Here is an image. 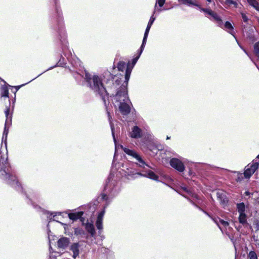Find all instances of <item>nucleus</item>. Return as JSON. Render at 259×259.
<instances>
[{
  "label": "nucleus",
  "mask_w": 259,
  "mask_h": 259,
  "mask_svg": "<svg viewBox=\"0 0 259 259\" xmlns=\"http://www.w3.org/2000/svg\"><path fill=\"white\" fill-rule=\"evenodd\" d=\"M85 79L90 85V88L96 93L99 94L106 104V98L107 97V92L103 87L100 78L97 75L92 76L89 73H85Z\"/></svg>",
  "instance_id": "obj_1"
},
{
  "label": "nucleus",
  "mask_w": 259,
  "mask_h": 259,
  "mask_svg": "<svg viewBox=\"0 0 259 259\" xmlns=\"http://www.w3.org/2000/svg\"><path fill=\"white\" fill-rule=\"evenodd\" d=\"M10 166V164L8 162V156H4L3 157L2 156L0 158V168L1 169H3L4 172L6 174V178L8 180L12 179L13 181H15L16 180V178L15 176H13L8 172L6 171V169H8V167Z\"/></svg>",
  "instance_id": "obj_2"
},
{
  "label": "nucleus",
  "mask_w": 259,
  "mask_h": 259,
  "mask_svg": "<svg viewBox=\"0 0 259 259\" xmlns=\"http://www.w3.org/2000/svg\"><path fill=\"white\" fill-rule=\"evenodd\" d=\"M114 100L116 102H118L119 103L121 102H127L128 99L124 86L121 87L120 90L117 91L115 96Z\"/></svg>",
  "instance_id": "obj_3"
},
{
  "label": "nucleus",
  "mask_w": 259,
  "mask_h": 259,
  "mask_svg": "<svg viewBox=\"0 0 259 259\" xmlns=\"http://www.w3.org/2000/svg\"><path fill=\"white\" fill-rule=\"evenodd\" d=\"M258 162L256 160L253 161L251 165L248 164L245 167L244 176L245 178H249L258 167Z\"/></svg>",
  "instance_id": "obj_4"
},
{
  "label": "nucleus",
  "mask_w": 259,
  "mask_h": 259,
  "mask_svg": "<svg viewBox=\"0 0 259 259\" xmlns=\"http://www.w3.org/2000/svg\"><path fill=\"white\" fill-rule=\"evenodd\" d=\"M154 20H155V18L153 17V16H152L150 18V20H149V21L148 22V24L147 25V28H146L145 32L144 38H143V39L142 44V45L141 46V51H140V55L142 53V52H143V49L144 48V47H145V44L146 43L147 38V37H148V35L150 29V28L151 27V25H152L153 22L154 21Z\"/></svg>",
  "instance_id": "obj_5"
},
{
  "label": "nucleus",
  "mask_w": 259,
  "mask_h": 259,
  "mask_svg": "<svg viewBox=\"0 0 259 259\" xmlns=\"http://www.w3.org/2000/svg\"><path fill=\"white\" fill-rule=\"evenodd\" d=\"M123 150L125 153L135 158L139 162L138 164L140 166L144 167V166L146 165L145 162L143 161L141 156L136 152L126 148H123Z\"/></svg>",
  "instance_id": "obj_6"
},
{
  "label": "nucleus",
  "mask_w": 259,
  "mask_h": 259,
  "mask_svg": "<svg viewBox=\"0 0 259 259\" xmlns=\"http://www.w3.org/2000/svg\"><path fill=\"white\" fill-rule=\"evenodd\" d=\"M170 164L173 168L180 172H183L185 169L184 164L177 158H172L170 161Z\"/></svg>",
  "instance_id": "obj_7"
},
{
  "label": "nucleus",
  "mask_w": 259,
  "mask_h": 259,
  "mask_svg": "<svg viewBox=\"0 0 259 259\" xmlns=\"http://www.w3.org/2000/svg\"><path fill=\"white\" fill-rule=\"evenodd\" d=\"M69 243V239L67 237H63L58 240L57 242V246L58 248L65 249L68 246Z\"/></svg>",
  "instance_id": "obj_8"
},
{
  "label": "nucleus",
  "mask_w": 259,
  "mask_h": 259,
  "mask_svg": "<svg viewBox=\"0 0 259 259\" xmlns=\"http://www.w3.org/2000/svg\"><path fill=\"white\" fill-rule=\"evenodd\" d=\"M119 110L123 115H127L130 112V108L127 102H121L119 106Z\"/></svg>",
  "instance_id": "obj_9"
},
{
  "label": "nucleus",
  "mask_w": 259,
  "mask_h": 259,
  "mask_svg": "<svg viewBox=\"0 0 259 259\" xmlns=\"http://www.w3.org/2000/svg\"><path fill=\"white\" fill-rule=\"evenodd\" d=\"M105 213L104 210H102L99 214L96 221V225L98 229L102 230L103 229L102 222L103 218Z\"/></svg>",
  "instance_id": "obj_10"
},
{
  "label": "nucleus",
  "mask_w": 259,
  "mask_h": 259,
  "mask_svg": "<svg viewBox=\"0 0 259 259\" xmlns=\"http://www.w3.org/2000/svg\"><path fill=\"white\" fill-rule=\"evenodd\" d=\"M130 134L132 138H139L141 137V130L137 126H134Z\"/></svg>",
  "instance_id": "obj_11"
},
{
  "label": "nucleus",
  "mask_w": 259,
  "mask_h": 259,
  "mask_svg": "<svg viewBox=\"0 0 259 259\" xmlns=\"http://www.w3.org/2000/svg\"><path fill=\"white\" fill-rule=\"evenodd\" d=\"M79 245L77 243H73L70 246V250L73 252V257L75 259L79 255Z\"/></svg>",
  "instance_id": "obj_12"
},
{
  "label": "nucleus",
  "mask_w": 259,
  "mask_h": 259,
  "mask_svg": "<svg viewBox=\"0 0 259 259\" xmlns=\"http://www.w3.org/2000/svg\"><path fill=\"white\" fill-rule=\"evenodd\" d=\"M83 214V212H77L74 213H70L68 214L70 219L75 221L80 219Z\"/></svg>",
  "instance_id": "obj_13"
},
{
  "label": "nucleus",
  "mask_w": 259,
  "mask_h": 259,
  "mask_svg": "<svg viewBox=\"0 0 259 259\" xmlns=\"http://www.w3.org/2000/svg\"><path fill=\"white\" fill-rule=\"evenodd\" d=\"M1 92V97H6V98H9V90L7 86L6 85H3L1 88L0 90Z\"/></svg>",
  "instance_id": "obj_14"
},
{
  "label": "nucleus",
  "mask_w": 259,
  "mask_h": 259,
  "mask_svg": "<svg viewBox=\"0 0 259 259\" xmlns=\"http://www.w3.org/2000/svg\"><path fill=\"white\" fill-rule=\"evenodd\" d=\"M85 229L87 231L90 233L92 236L95 234V230L93 224L87 223L85 225Z\"/></svg>",
  "instance_id": "obj_15"
},
{
  "label": "nucleus",
  "mask_w": 259,
  "mask_h": 259,
  "mask_svg": "<svg viewBox=\"0 0 259 259\" xmlns=\"http://www.w3.org/2000/svg\"><path fill=\"white\" fill-rule=\"evenodd\" d=\"M239 222L240 224L244 225L247 223L246 215L245 213H239L238 218Z\"/></svg>",
  "instance_id": "obj_16"
},
{
  "label": "nucleus",
  "mask_w": 259,
  "mask_h": 259,
  "mask_svg": "<svg viewBox=\"0 0 259 259\" xmlns=\"http://www.w3.org/2000/svg\"><path fill=\"white\" fill-rule=\"evenodd\" d=\"M248 3L255 10L259 11V4L255 0H247Z\"/></svg>",
  "instance_id": "obj_17"
},
{
  "label": "nucleus",
  "mask_w": 259,
  "mask_h": 259,
  "mask_svg": "<svg viewBox=\"0 0 259 259\" xmlns=\"http://www.w3.org/2000/svg\"><path fill=\"white\" fill-rule=\"evenodd\" d=\"M214 221L215 222V223L217 224V225L219 226V227L220 229H221V227H220L221 225H222L225 227L229 225V223L228 222L225 221L220 219H218L217 220H214Z\"/></svg>",
  "instance_id": "obj_18"
},
{
  "label": "nucleus",
  "mask_w": 259,
  "mask_h": 259,
  "mask_svg": "<svg viewBox=\"0 0 259 259\" xmlns=\"http://www.w3.org/2000/svg\"><path fill=\"white\" fill-rule=\"evenodd\" d=\"M217 197L219 199V200H220V201L221 202L225 203V202L226 201V197H225V195L224 194V193L223 192H222V191L218 192L217 193Z\"/></svg>",
  "instance_id": "obj_19"
},
{
  "label": "nucleus",
  "mask_w": 259,
  "mask_h": 259,
  "mask_svg": "<svg viewBox=\"0 0 259 259\" xmlns=\"http://www.w3.org/2000/svg\"><path fill=\"white\" fill-rule=\"evenodd\" d=\"M225 28L228 29V32L231 34L232 35H234L233 34V27L232 24L228 21L226 22L225 24Z\"/></svg>",
  "instance_id": "obj_20"
},
{
  "label": "nucleus",
  "mask_w": 259,
  "mask_h": 259,
  "mask_svg": "<svg viewBox=\"0 0 259 259\" xmlns=\"http://www.w3.org/2000/svg\"><path fill=\"white\" fill-rule=\"evenodd\" d=\"M237 207L239 213H245V207L243 203L237 204Z\"/></svg>",
  "instance_id": "obj_21"
},
{
  "label": "nucleus",
  "mask_w": 259,
  "mask_h": 259,
  "mask_svg": "<svg viewBox=\"0 0 259 259\" xmlns=\"http://www.w3.org/2000/svg\"><path fill=\"white\" fill-rule=\"evenodd\" d=\"M7 120H6L5 126V128H4V131L3 136V137H2V141L5 140V142H6V140H7V136H8V132H9V130L7 128Z\"/></svg>",
  "instance_id": "obj_22"
},
{
  "label": "nucleus",
  "mask_w": 259,
  "mask_h": 259,
  "mask_svg": "<svg viewBox=\"0 0 259 259\" xmlns=\"http://www.w3.org/2000/svg\"><path fill=\"white\" fill-rule=\"evenodd\" d=\"M107 114H108V116L109 122H110L112 134V136L113 137L114 141L115 144H116V139H115V138L114 136V127H113V126L112 125V121L111 120V117L110 113L108 111H107Z\"/></svg>",
  "instance_id": "obj_23"
},
{
  "label": "nucleus",
  "mask_w": 259,
  "mask_h": 259,
  "mask_svg": "<svg viewBox=\"0 0 259 259\" xmlns=\"http://www.w3.org/2000/svg\"><path fill=\"white\" fill-rule=\"evenodd\" d=\"M131 73V70L129 68H127L125 74V82H126V85H127V82L130 79Z\"/></svg>",
  "instance_id": "obj_24"
},
{
  "label": "nucleus",
  "mask_w": 259,
  "mask_h": 259,
  "mask_svg": "<svg viewBox=\"0 0 259 259\" xmlns=\"http://www.w3.org/2000/svg\"><path fill=\"white\" fill-rule=\"evenodd\" d=\"M254 52L255 55L259 60V41L255 43L254 45Z\"/></svg>",
  "instance_id": "obj_25"
},
{
  "label": "nucleus",
  "mask_w": 259,
  "mask_h": 259,
  "mask_svg": "<svg viewBox=\"0 0 259 259\" xmlns=\"http://www.w3.org/2000/svg\"><path fill=\"white\" fill-rule=\"evenodd\" d=\"M145 176L153 179V180H156L157 179V177L156 176V175L153 172V171H149L147 173Z\"/></svg>",
  "instance_id": "obj_26"
},
{
  "label": "nucleus",
  "mask_w": 259,
  "mask_h": 259,
  "mask_svg": "<svg viewBox=\"0 0 259 259\" xmlns=\"http://www.w3.org/2000/svg\"><path fill=\"white\" fill-rule=\"evenodd\" d=\"M125 67V63L122 61H120L118 63L117 65L118 69L119 71H123Z\"/></svg>",
  "instance_id": "obj_27"
},
{
  "label": "nucleus",
  "mask_w": 259,
  "mask_h": 259,
  "mask_svg": "<svg viewBox=\"0 0 259 259\" xmlns=\"http://www.w3.org/2000/svg\"><path fill=\"white\" fill-rule=\"evenodd\" d=\"M249 259H257V255L254 251H250L248 254Z\"/></svg>",
  "instance_id": "obj_28"
},
{
  "label": "nucleus",
  "mask_w": 259,
  "mask_h": 259,
  "mask_svg": "<svg viewBox=\"0 0 259 259\" xmlns=\"http://www.w3.org/2000/svg\"><path fill=\"white\" fill-rule=\"evenodd\" d=\"M178 1L180 2H181L183 4H185V5H194V4L193 3V2H192V0H178Z\"/></svg>",
  "instance_id": "obj_29"
},
{
  "label": "nucleus",
  "mask_w": 259,
  "mask_h": 259,
  "mask_svg": "<svg viewBox=\"0 0 259 259\" xmlns=\"http://www.w3.org/2000/svg\"><path fill=\"white\" fill-rule=\"evenodd\" d=\"M214 20L217 21H221V19L217 13L213 12L212 14L210 15Z\"/></svg>",
  "instance_id": "obj_30"
},
{
  "label": "nucleus",
  "mask_w": 259,
  "mask_h": 259,
  "mask_svg": "<svg viewBox=\"0 0 259 259\" xmlns=\"http://www.w3.org/2000/svg\"><path fill=\"white\" fill-rule=\"evenodd\" d=\"M74 233L76 235H81L83 234V231L79 228H76L75 229Z\"/></svg>",
  "instance_id": "obj_31"
},
{
  "label": "nucleus",
  "mask_w": 259,
  "mask_h": 259,
  "mask_svg": "<svg viewBox=\"0 0 259 259\" xmlns=\"http://www.w3.org/2000/svg\"><path fill=\"white\" fill-rule=\"evenodd\" d=\"M202 10L203 12H204L206 13L207 14H208V15H211V14H212V13H213V11H211V10H210V9H202Z\"/></svg>",
  "instance_id": "obj_32"
},
{
  "label": "nucleus",
  "mask_w": 259,
  "mask_h": 259,
  "mask_svg": "<svg viewBox=\"0 0 259 259\" xmlns=\"http://www.w3.org/2000/svg\"><path fill=\"white\" fill-rule=\"evenodd\" d=\"M165 0H157V3H158L159 6L161 7L164 4Z\"/></svg>",
  "instance_id": "obj_33"
},
{
  "label": "nucleus",
  "mask_w": 259,
  "mask_h": 259,
  "mask_svg": "<svg viewBox=\"0 0 259 259\" xmlns=\"http://www.w3.org/2000/svg\"><path fill=\"white\" fill-rule=\"evenodd\" d=\"M226 2L228 4H233L234 5L235 7H237V3L232 0H226Z\"/></svg>",
  "instance_id": "obj_34"
},
{
  "label": "nucleus",
  "mask_w": 259,
  "mask_h": 259,
  "mask_svg": "<svg viewBox=\"0 0 259 259\" xmlns=\"http://www.w3.org/2000/svg\"><path fill=\"white\" fill-rule=\"evenodd\" d=\"M9 112H10V108L9 107H7L6 110H5V114H6V120L8 121V115H9Z\"/></svg>",
  "instance_id": "obj_35"
},
{
  "label": "nucleus",
  "mask_w": 259,
  "mask_h": 259,
  "mask_svg": "<svg viewBox=\"0 0 259 259\" xmlns=\"http://www.w3.org/2000/svg\"><path fill=\"white\" fill-rule=\"evenodd\" d=\"M242 19H243V21L245 22H247L248 18H247V16L245 14H242Z\"/></svg>",
  "instance_id": "obj_36"
},
{
  "label": "nucleus",
  "mask_w": 259,
  "mask_h": 259,
  "mask_svg": "<svg viewBox=\"0 0 259 259\" xmlns=\"http://www.w3.org/2000/svg\"><path fill=\"white\" fill-rule=\"evenodd\" d=\"M255 225L257 231H259V221H257L255 223Z\"/></svg>",
  "instance_id": "obj_37"
},
{
  "label": "nucleus",
  "mask_w": 259,
  "mask_h": 259,
  "mask_svg": "<svg viewBox=\"0 0 259 259\" xmlns=\"http://www.w3.org/2000/svg\"><path fill=\"white\" fill-rule=\"evenodd\" d=\"M139 58V56H138L136 58L134 59L133 61V63L134 64H135L136 63V62L137 61V60H138Z\"/></svg>",
  "instance_id": "obj_38"
},
{
  "label": "nucleus",
  "mask_w": 259,
  "mask_h": 259,
  "mask_svg": "<svg viewBox=\"0 0 259 259\" xmlns=\"http://www.w3.org/2000/svg\"><path fill=\"white\" fill-rule=\"evenodd\" d=\"M240 178L238 177L237 181H240Z\"/></svg>",
  "instance_id": "obj_39"
},
{
  "label": "nucleus",
  "mask_w": 259,
  "mask_h": 259,
  "mask_svg": "<svg viewBox=\"0 0 259 259\" xmlns=\"http://www.w3.org/2000/svg\"><path fill=\"white\" fill-rule=\"evenodd\" d=\"M105 197H106V196H105V195H103V199H104Z\"/></svg>",
  "instance_id": "obj_40"
},
{
  "label": "nucleus",
  "mask_w": 259,
  "mask_h": 259,
  "mask_svg": "<svg viewBox=\"0 0 259 259\" xmlns=\"http://www.w3.org/2000/svg\"><path fill=\"white\" fill-rule=\"evenodd\" d=\"M208 2L210 3L211 2V0H207Z\"/></svg>",
  "instance_id": "obj_41"
},
{
  "label": "nucleus",
  "mask_w": 259,
  "mask_h": 259,
  "mask_svg": "<svg viewBox=\"0 0 259 259\" xmlns=\"http://www.w3.org/2000/svg\"><path fill=\"white\" fill-rule=\"evenodd\" d=\"M169 138H170L168 136H167V138H166L167 139H169Z\"/></svg>",
  "instance_id": "obj_42"
},
{
  "label": "nucleus",
  "mask_w": 259,
  "mask_h": 259,
  "mask_svg": "<svg viewBox=\"0 0 259 259\" xmlns=\"http://www.w3.org/2000/svg\"><path fill=\"white\" fill-rule=\"evenodd\" d=\"M256 158H259V155L256 157Z\"/></svg>",
  "instance_id": "obj_43"
},
{
  "label": "nucleus",
  "mask_w": 259,
  "mask_h": 259,
  "mask_svg": "<svg viewBox=\"0 0 259 259\" xmlns=\"http://www.w3.org/2000/svg\"><path fill=\"white\" fill-rule=\"evenodd\" d=\"M257 21L259 23V19H257Z\"/></svg>",
  "instance_id": "obj_44"
}]
</instances>
